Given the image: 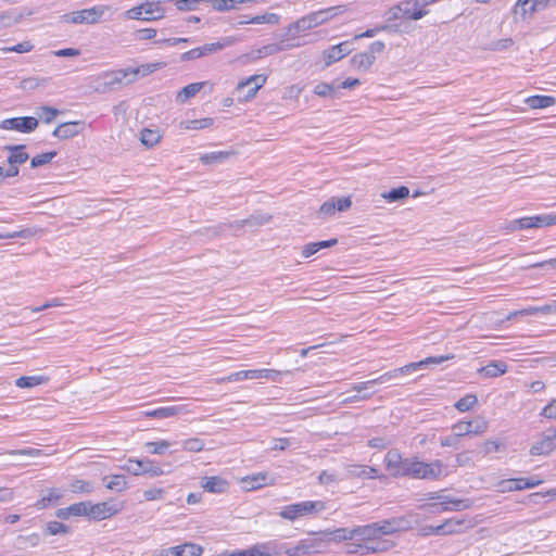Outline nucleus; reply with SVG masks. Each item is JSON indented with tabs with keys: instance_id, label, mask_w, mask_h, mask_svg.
I'll list each match as a JSON object with an SVG mask.
<instances>
[{
	"instance_id": "f257e3e1",
	"label": "nucleus",
	"mask_w": 556,
	"mask_h": 556,
	"mask_svg": "<svg viewBox=\"0 0 556 556\" xmlns=\"http://www.w3.org/2000/svg\"><path fill=\"white\" fill-rule=\"evenodd\" d=\"M443 464L441 460L425 463L412 458L407 473L414 479L435 480L442 475Z\"/></svg>"
},
{
	"instance_id": "f03ea898",
	"label": "nucleus",
	"mask_w": 556,
	"mask_h": 556,
	"mask_svg": "<svg viewBox=\"0 0 556 556\" xmlns=\"http://www.w3.org/2000/svg\"><path fill=\"white\" fill-rule=\"evenodd\" d=\"M281 374L290 375L291 371L286 370V371L281 372V371L275 370V369L241 370V371L232 372L227 377L219 378L216 380V382L222 383L225 381L231 382V381H241V380H245V379H263V378L271 379V380L276 381V377Z\"/></svg>"
},
{
	"instance_id": "7ed1b4c3",
	"label": "nucleus",
	"mask_w": 556,
	"mask_h": 556,
	"mask_svg": "<svg viewBox=\"0 0 556 556\" xmlns=\"http://www.w3.org/2000/svg\"><path fill=\"white\" fill-rule=\"evenodd\" d=\"M325 509V503L321 501H307L301 502L283 507L279 513L280 517L288 520H294L300 516H304L312 513H318Z\"/></svg>"
},
{
	"instance_id": "20e7f679",
	"label": "nucleus",
	"mask_w": 556,
	"mask_h": 556,
	"mask_svg": "<svg viewBox=\"0 0 556 556\" xmlns=\"http://www.w3.org/2000/svg\"><path fill=\"white\" fill-rule=\"evenodd\" d=\"M384 463L386 468L390 471L391 476L395 478L409 476L407 471L412 464V458L403 459L397 450H390L384 456Z\"/></svg>"
},
{
	"instance_id": "39448f33",
	"label": "nucleus",
	"mask_w": 556,
	"mask_h": 556,
	"mask_svg": "<svg viewBox=\"0 0 556 556\" xmlns=\"http://www.w3.org/2000/svg\"><path fill=\"white\" fill-rule=\"evenodd\" d=\"M105 7H93L67 13L63 16L64 22L73 24H94L103 15Z\"/></svg>"
},
{
	"instance_id": "423d86ee",
	"label": "nucleus",
	"mask_w": 556,
	"mask_h": 556,
	"mask_svg": "<svg viewBox=\"0 0 556 556\" xmlns=\"http://www.w3.org/2000/svg\"><path fill=\"white\" fill-rule=\"evenodd\" d=\"M38 127V119L33 116L12 117L3 119L0 128L5 130H16L20 132H33Z\"/></svg>"
},
{
	"instance_id": "0eeeda50",
	"label": "nucleus",
	"mask_w": 556,
	"mask_h": 556,
	"mask_svg": "<svg viewBox=\"0 0 556 556\" xmlns=\"http://www.w3.org/2000/svg\"><path fill=\"white\" fill-rule=\"evenodd\" d=\"M453 431H457V435L481 434L486 431L488 422L485 419L478 417L473 421H458L453 425Z\"/></svg>"
},
{
	"instance_id": "6e6552de",
	"label": "nucleus",
	"mask_w": 556,
	"mask_h": 556,
	"mask_svg": "<svg viewBox=\"0 0 556 556\" xmlns=\"http://www.w3.org/2000/svg\"><path fill=\"white\" fill-rule=\"evenodd\" d=\"M379 535L393 534L409 529V521L405 517H394L376 522Z\"/></svg>"
},
{
	"instance_id": "1a4fd4ad",
	"label": "nucleus",
	"mask_w": 556,
	"mask_h": 556,
	"mask_svg": "<svg viewBox=\"0 0 556 556\" xmlns=\"http://www.w3.org/2000/svg\"><path fill=\"white\" fill-rule=\"evenodd\" d=\"M389 382L392 384H400L401 383V371L393 369L391 371H388V372L379 376L378 378H375V379H371L368 381H364V382L354 383L352 386V390L356 391L357 393H361L364 390H366L369 386H375V384H379V383H389Z\"/></svg>"
},
{
	"instance_id": "9d476101",
	"label": "nucleus",
	"mask_w": 556,
	"mask_h": 556,
	"mask_svg": "<svg viewBox=\"0 0 556 556\" xmlns=\"http://www.w3.org/2000/svg\"><path fill=\"white\" fill-rule=\"evenodd\" d=\"M266 80L267 77L264 75H252L247 79L238 83L236 91L241 92L248 87L249 89L247 94L244 96V100L249 101L255 97L256 92L265 85Z\"/></svg>"
},
{
	"instance_id": "9b49d317",
	"label": "nucleus",
	"mask_w": 556,
	"mask_h": 556,
	"mask_svg": "<svg viewBox=\"0 0 556 556\" xmlns=\"http://www.w3.org/2000/svg\"><path fill=\"white\" fill-rule=\"evenodd\" d=\"M131 78L130 68L118 70L115 72L106 73L104 75V83L101 88H97L98 91L105 92L108 90H115L118 86L124 84L126 78Z\"/></svg>"
},
{
	"instance_id": "f8f14e48",
	"label": "nucleus",
	"mask_w": 556,
	"mask_h": 556,
	"mask_svg": "<svg viewBox=\"0 0 556 556\" xmlns=\"http://www.w3.org/2000/svg\"><path fill=\"white\" fill-rule=\"evenodd\" d=\"M85 128V122L74 121L60 124L52 132L59 139H70L80 134Z\"/></svg>"
},
{
	"instance_id": "ddd939ff",
	"label": "nucleus",
	"mask_w": 556,
	"mask_h": 556,
	"mask_svg": "<svg viewBox=\"0 0 556 556\" xmlns=\"http://www.w3.org/2000/svg\"><path fill=\"white\" fill-rule=\"evenodd\" d=\"M118 508L110 503V502H102L92 504L90 503V509H89V518L93 520H103L106 518H110L118 513Z\"/></svg>"
},
{
	"instance_id": "4468645a",
	"label": "nucleus",
	"mask_w": 556,
	"mask_h": 556,
	"mask_svg": "<svg viewBox=\"0 0 556 556\" xmlns=\"http://www.w3.org/2000/svg\"><path fill=\"white\" fill-rule=\"evenodd\" d=\"M410 7L419 8V0H405L396 5L391 7L387 12L386 16L388 21H395L402 17H407Z\"/></svg>"
},
{
	"instance_id": "2eb2a0df",
	"label": "nucleus",
	"mask_w": 556,
	"mask_h": 556,
	"mask_svg": "<svg viewBox=\"0 0 556 556\" xmlns=\"http://www.w3.org/2000/svg\"><path fill=\"white\" fill-rule=\"evenodd\" d=\"M203 552L202 546L195 543H185L181 545L173 546L164 551L165 556H201Z\"/></svg>"
},
{
	"instance_id": "dca6fc26",
	"label": "nucleus",
	"mask_w": 556,
	"mask_h": 556,
	"mask_svg": "<svg viewBox=\"0 0 556 556\" xmlns=\"http://www.w3.org/2000/svg\"><path fill=\"white\" fill-rule=\"evenodd\" d=\"M201 486L206 492L220 494L228 490L229 482L218 476L204 477L202 478Z\"/></svg>"
},
{
	"instance_id": "f3484780",
	"label": "nucleus",
	"mask_w": 556,
	"mask_h": 556,
	"mask_svg": "<svg viewBox=\"0 0 556 556\" xmlns=\"http://www.w3.org/2000/svg\"><path fill=\"white\" fill-rule=\"evenodd\" d=\"M454 356L453 355H442V356H431V357H427L426 359L424 361H420V362H416V363H410L408 365H405L401 368H396L395 370H400L401 371V378L404 376V375H407L414 370H417L419 368H421L422 366L425 365H438V364H441L445 361H448V359H452Z\"/></svg>"
},
{
	"instance_id": "a211bd4d",
	"label": "nucleus",
	"mask_w": 556,
	"mask_h": 556,
	"mask_svg": "<svg viewBox=\"0 0 556 556\" xmlns=\"http://www.w3.org/2000/svg\"><path fill=\"white\" fill-rule=\"evenodd\" d=\"M351 52L349 49V42L344 41L337 46H332L326 51H324V60L326 66L331 65L333 62L341 60L343 56L348 55Z\"/></svg>"
},
{
	"instance_id": "6ab92c4d",
	"label": "nucleus",
	"mask_w": 556,
	"mask_h": 556,
	"mask_svg": "<svg viewBox=\"0 0 556 556\" xmlns=\"http://www.w3.org/2000/svg\"><path fill=\"white\" fill-rule=\"evenodd\" d=\"M241 482L247 491H253L267 484H274V479L268 481V475L266 472H258L242 478Z\"/></svg>"
},
{
	"instance_id": "aec40b11",
	"label": "nucleus",
	"mask_w": 556,
	"mask_h": 556,
	"mask_svg": "<svg viewBox=\"0 0 556 556\" xmlns=\"http://www.w3.org/2000/svg\"><path fill=\"white\" fill-rule=\"evenodd\" d=\"M554 313H556V301L540 306L523 304V317L538 316L539 318H545Z\"/></svg>"
},
{
	"instance_id": "412c9836",
	"label": "nucleus",
	"mask_w": 556,
	"mask_h": 556,
	"mask_svg": "<svg viewBox=\"0 0 556 556\" xmlns=\"http://www.w3.org/2000/svg\"><path fill=\"white\" fill-rule=\"evenodd\" d=\"M556 225V212L553 214H542L534 217H523V228H541Z\"/></svg>"
},
{
	"instance_id": "4be33fe9",
	"label": "nucleus",
	"mask_w": 556,
	"mask_h": 556,
	"mask_svg": "<svg viewBox=\"0 0 556 556\" xmlns=\"http://www.w3.org/2000/svg\"><path fill=\"white\" fill-rule=\"evenodd\" d=\"M320 14H316V12H313L306 16L301 17L300 20L295 21L292 24V27L296 31H306L314 27H317L318 25L323 24V20L320 18Z\"/></svg>"
},
{
	"instance_id": "5701e85b",
	"label": "nucleus",
	"mask_w": 556,
	"mask_h": 556,
	"mask_svg": "<svg viewBox=\"0 0 556 556\" xmlns=\"http://www.w3.org/2000/svg\"><path fill=\"white\" fill-rule=\"evenodd\" d=\"M376 56L367 51L356 53L351 58V64L356 70L367 71L375 63Z\"/></svg>"
},
{
	"instance_id": "b1692460",
	"label": "nucleus",
	"mask_w": 556,
	"mask_h": 556,
	"mask_svg": "<svg viewBox=\"0 0 556 556\" xmlns=\"http://www.w3.org/2000/svg\"><path fill=\"white\" fill-rule=\"evenodd\" d=\"M232 155H236V151H233V150L217 151V152H211V153H205V154L201 155L200 161L204 165H212V164L223 163Z\"/></svg>"
},
{
	"instance_id": "393cba45",
	"label": "nucleus",
	"mask_w": 556,
	"mask_h": 556,
	"mask_svg": "<svg viewBox=\"0 0 556 556\" xmlns=\"http://www.w3.org/2000/svg\"><path fill=\"white\" fill-rule=\"evenodd\" d=\"M523 102L532 110L545 109L556 103V99L552 96H531L523 99Z\"/></svg>"
},
{
	"instance_id": "a878e982",
	"label": "nucleus",
	"mask_w": 556,
	"mask_h": 556,
	"mask_svg": "<svg viewBox=\"0 0 556 556\" xmlns=\"http://www.w3.org/2000/svg\"><path fill=\"white\" fill-rule=\"evenodd\" d=\"M25 149L24 144L18 146H7L5 150L11 152V155L8 157V163L10 165H17L25 163L29 155L26 152H23Z\"/></svg>"
},
{
	"instance_id": "bb28decb",
	"label": "nucleus",
	"mask_w": 556,
	"mask_h": 556,
	"mask_svg": "<svg viewBox=\"0 0 556 556\" xmlns=\"http://www.w3.org/2000/svg\"><path fill=\"white\" fill-rule=\"evenodd\" d=\"M206 85L205 81L202 83H192L184 87L178 91L176 96V100L179 103H185L188 99L194 97L201 89Z\"/></svg>"
},
{
	"instance_id": "cd10ccee",
	"label": "nucleus",
	"mask_w": 556,
	"mask_h": 556,
	"mask_svg": "<svg viewBox=\"0 0 556 556\" xmlns=\"http://www.w3.org/2000/svg\"><path fill=\"white\" fill-rule=\"evenodd\" d=\"M506 370H507V366L505 363L492 362V363L488 364L486 366L479 368L478 372L480 375H483L484 377L494 378V377L505 374Z\"/></svg>"
},
{
	"instance_id": "c85d7f7f",
	"label": "nucleus",
	"mask_w": 556,
	"mask_h": 556,
	"mask_svg": "<svg viewBox=\"0 0 556 556\" xmlns=\"http://www.w3.org/2000/svg\"><path fill=\"white\" fill-rule=\"evenodd\" d=\"M159 2L160 0L142 3L144 21H155L164 16V10L159 5Z\"/></svg>"
},
{
	"instance_id": "c756f323",
	"label": "nucleus",
	"mask_w": 556,
	"mask_h": 556,
	"mask_svg": "<svg viewBox=\"0 0 556 556\" xmlns=\"http://www.w3.org/2000/svg\"><path fill=\"white\" fill-rule=\"evenodd\" d=\"M235 42H236L235 38H232V37H225V38H222L217 42L206 43V45H204L202 47H199V48L203 52V56H204V55H208V54L215 53L217 51H220V50H223L226 47H230Z\"/></svg>"
},
{
	"instance_id": "7c9ffc66",
	"label": "nucleus",
	"mask_w": 556,
	"mask_h": 556,
	"mask_svg": "<svg viewBox=\"0 0 556 556\" xmlns=\"http://www.w3.org/2000/svg\"><path fill=\"white\" fill-rule=\"evenodd\" d=\"M184 406H172V407H160L153 410H148L144 413L147 417L153 418H169L177 414L184 413Z\"/></svg>"
},
{
	"instance_id": "2f4dec72",
	"label": "nucleus",
	"mask_w": 556,
	"mask_h": 556,
	"mask_svg": "<svg viewBox=\"0 0 556 556\" xmlns=\"http://www.w3.org/2000/svg\"><path fill=\"white\" fill-rule=\"evenodd\" d=\"M380 195L388 202L393 203L408 198L410 192L408 187L400 186L397 188L391 189L390 191H384Z\"/></svg>"
},
{
	"instance_id": "473e14b6",
	"label": "nucleus",
	"mask_w": 556,
	"mask_h": 556,
	"mask_svg": "<svg viewBox=\"0 0 556 556\" xmlns=\"http://www.w3.org/2000/svg\"><path fill=\"white\" fill-rule=\"evenodd\" d=\"M271 219L269 214L251 215L249 218L237 222L238 227L256 228L267 224Z\"/></svg>"
},
{
	"instance_id": "72a5a7b5",
	"label": "nucleus",
	"mask_w": 556,
	"mask_h": 556,
	"mask_svg": "<svg viewBox=\"0 0 556 556\" xmlns=\"http://www.w3.org/2000/svg\"><path fill=\"white\" fill-rule=\"evenodd\" d=\"M446 534L459 533L463 529L471 528V521L466 519L451 518L444 522Z\"/></svg>"
},
{
	"instance_id": "f704fd0d",
	"label": "nucleus",
	"mask_w": 556,
	"mask_h": 556,
	"mask_svg": "<svg viewBox=\"0 0 556 556\" xmlns=\"http://www.w3.org/2000/svg\"><path fill=\"white\" fill-rule=\"evenodd\" d=\"M354 532L356 533V536L361 538L364 541H375L378 539L379 532L377 530L376 522L364 526V527H356L354 528Z\"/></svg>"
},
{
	"instance_id": "c9c22d12",
	"label": "nucleus",
	"mask_w": 556,
	"mask_h": 556,
	"mask_svg": "<svg viewBox=\"0 0 556 556\" xmlns=\"http://www.w3.org/2000/svg\"><path fill=\"white\" fill-rule=\"evenodd\" d=\"M103 482L108 489L116 492H123L127 488L126 478L123 475L106 476Z\"/></svg>"
},
{
	"instance_id": "e433bc0d",
	"label": "nucleus",
	"mask_w": 556,
	"mask_h": 556,
	"mask_svg": "<svg viewBox=\"0 0 556 556\" xmlns=\"http://www.w3.org/2000/svg\"><path fill=\"white\" fill-rule=\"evenodd\" d=\"M24 18L23 13H15L13 10L0 12V29L11 27Z\"/></svg>"
},
{
	"instance_id": "4c0bfd02",
	"label": "nucleus",
	"mask_w": 556,
	"mask_h": 556,
	"mask_svg": "<svg viewBox=\"0 0 556 556\" xmlns=\"http://www.w3.org/2000/svg\"><path fill=\"white\" fill-rule=\"evenodd\" d=\"M243 552L245 556H271L277 553L275 546L270 543L257 544Z\"/></svg>"
},
{
	"instance_id": "58836bf2",
	"label": "nucleus",
	"mask_w": 556,
	"mask_h": 556,
	"mask_svg": "<svg viewBox=\"0 0 556 556\" xmlns=\"http://www.w3.org/2000/svg\"><path fill=\"white\" fill-rule=\"evenodd\" d=\"M556 445L551 439L544 437L543 440L536 442L530 448L531 455H547L555 450Z\"/></svg>"
},
{
	"instance_id": "ea45409f",
	"label": "nucleus",
	"mask_w": 556,
	"mask_h": 556,
	"mask_svg": "<svg viewBox=\"0 0 556 556\" xmlns=\"http://www.w3.org/2000/svg\"><path fill=\"white\" fill-rule=\"evenodd\" d=\"M315 544L311 540H302L295 546L287 548L286 553L290 556L309 554L313 552Z\"/></svg>"
},
{
	"instance_id": "a19ab883",
	"label": "nucleus",
	"mask_w": 556,
	"mask_h": 556,
	"mask_svg": "<svg viewBox=\"0 0 556 556\" xmlns=\"http://www.w3.org/2000/svg\"><path fill=\"white\" fill-rule=\"evenodd\" d=\"M352 205L351 197H332L325 201L319 208H349Z\"/></svg>"
},
{
	"instance_id": "79ce46f5",
	"label": "nucleus",
	"mask_w": 556,
	"mask_h": 556,
	"mask_svg": "<svg viewBox=\"0 0 556 556\" xmlns=\"http://www.w3.org/2000/svg\"><path fill=\"white\" fill-rule=\"evenodd\" d=\"M350 472L356 477H365L369 479L379 478L378 470L370 466L353 465Z\"/></svg>"
},
{
	"instance_id": "37998d69",
	"label": "nucleus",
	"mask_w": 556,
	"mask_h": 556,
	"mask_svg": "<svg viewBox=\"0 0 556 556\" xmlns=\"http://www.w3.org/2000/svg\"><path fill=\"white\" fill-rule=\"evenodd\" d=\"M161 139V135L157 130L144 128L141 130L140 141L146 147L155 146Z\"/></svg>"
},
{
	"instance_id": "c03bdc74",
	"label": "nucleus",
	"mask_w": 556,
	"mask_h": 556,
	"mask_svg": "<svg viewBox=\"0 0 556 556\" xmlns=\"http://www.w3.org/2000/svg\"><path fill=\"white\" fill-rule=\"evenodd\" d=\"M47 381V378L43 376H29V377H20L16 379L15 384L18 388H33L35 386L42 384Z\"/></svg>"
},
{
	"instance_id": "a18cd8bd",
	"label": "nucleus",
	"mask_w": 556,
	"mask_h": 556,
	"mask_svg": "<svg viewBox=\"0 0 556 556\" xmlns=\"http://www.w3.org/2000/svg\"><path fill=\"white\" fill-rule=\"evenodd\" d=\"M160 68L159 63H149V64H142L138 67L130 68L131 72V78L127 80V83H132L138 74H141L142 76H147L156 70Z\"/></svg>"
},
{
	"instance_id": "49530a36",
	"label": "nucleus",
	"mask_w": 556,
	"mask_h": 556,
	"mask_svg": "<svg viewBox=\"0 0 556 556\" xmlns=\"http://www.w3.org/2000/svg\"><path fill=\"white\" fill-rule=\"evenodd\" d=\"M213 125V118L206 117L201 119L185 121L180 123V127L184 129H203Z\"/></svg>"
},
{
	"instance_id": "de8ad7c7",
	"label": "nucleus",
	"mask_w": 556,
	"mask_h": 556,
	"mask_svg": "<svg viewBox=\"0 0 556 556\" xmlns=\"http://www.w3.org/2000/svg\"><path fill=\"white\" fill-rule=\"evenodd\" d=\"M279 22V16L275 13H265L262 15L254 16L249 20V22H239V25L244 24H277Z\"/></svg>"
},
{
	"instance_id": "09e8293b",
	"label": "nucleus",
	"mask_w": 556,
	"mask_h": 556,
	"mask_svg": "<svg viewBox=\"0 0 556 556\" xmlns=\"http://www.w3.org/2000/svg\"><path fill=\"white\" fill-rule=\"evenodd\" d=\"M551 0H522L523 14L527 12L534 13L548 7Z\"/></svg>"
},
{
	"instance_id": "8fccbe9b",
	"label": "nucleus",
	"mask_w": 556,
	"mask_h": 556,
	"mask_svg": "<svg viewBox=\"0 0 556 556\" xmlns=\"http://www.w3.org/2000/svg\"><path fill=\"white\" fill-rule=\"evenodd\" d=\"M477 402L478 399L476 395L467 394L464 397L459 399L454 406L458 412L464 413L470 410L477 404Z\"/></svg>"
},
{
	"instance_id": "3c124183",
	"label": "nucleus",
	"mask_w": 556,
	"mask_h": 556,
	"mask_svg": "<svg viewBox=\"0 0 556 556\" xmlns=\"http://www.w3.org/2000/svg\"><path fill=\"white\" fill-rule=\"evenodd\" d=\"M184 451L198 453L204 450V442L200 438H189L181 442Z\"/></svg>"
},
{
	"instance_id": "603ef678",
	"label": "nucleus",
	"mask_w": 556,
	"mask_h": 556,
	"mask_svg": "<svg viewBox=\"0 0 556 556\" xmlns=\"http://www.w3.org/2000/svg\"><path fill=\"white\" fill-rule=\"evenodd\" d=\"M503 443L498 440H486L480 445V453L483 456L497 453L502 450Z\"/></svg>"
},
{
	"instance_id": "864d4df0",
	"label": "nucleus",
	"mask_w": 556,
	"mask_h": 556,
	"mask_svg": "<svg viewBox=\"0 0 556 556\" xmlns=\"http://www.w3.org/2000/svg\"><path fill=\"white\" fill-rule=\"evenodd\" d=\"M287 49V46L280 43H269L263 46L262 48L256 50V56H268L281 52Z\"/></svg>"
},
{
	"instance_id": "5fc2aeb1",
	"label": "nucleus",
	"mask_w": 556,
	"mask_h": 556,
	"mask_svg": "<svg viewBox=\"0 0 556 556\" xmlns=\"http://www.w3.org/2000/svg\"><path fill=\"white\" fill-rule=\"evenodd\" d=\"M348 10L346 5H337L324 10L316 11V14L321 15L323 24L329 21L332 16L344 13Z\"/></svg>"
},
{
	"instance_id": "6e6d98bb",
	"label": "nucleus",
	"mask_w": 556,
	"mask_h": 556,
	"mask_svg": "<svg viewBox=\"0 0 556 556\" xmlns=\"http://www.w3.org/2000/svg\"><path fill=\"white\" fill-rule=\"evenodd\" d=\"M397 27H399L397 25H389V24L381 25V26H378V27H375V28L367 29L365 33H362V34L355 35V36H354V40H357V39H361V38H371V37H374L377 33H379L380 30H393V31H397Z\"/></svg>"
},
{
	"instance_id": "4d7b16f0",
	"label": "nucleus",
	"mask_w": 556,
	"mask_h": 556,
	"mask_svg": "<svg viewBox=\"0 0 556 556\" xmlns=\"http://www.w3.org/2000/svg\"><path fill=\"white\" fill-rule=\"evenodd\" d=\"M390 547V544L386 541L383 542H375L370 541L366 544H364V552H362V555L368 554V553H380L386 552Z\"/></svg>"
},
{
	"instance_id": "13d9d810",
	"label": "nucleus",
	"mask_w": 556,
	"mask_h": 556,
	"mask_svg": "<svg viewBox=\"0 0 556 556\" xmlns=\"http://www.w3.org/2000/svg\"><path fill=\"white\" fill-rule=\"evenodd\" d=\"M56 155V151H50L46 153L38 154L34 156L30 161V166L33 168L42 166L45 164H48L52 161V159Z\"/></svg>"
},
{
	"instance_id": "bf43d9fd",
	"label": "nucleus",
	"mask_w": 556,
	"mask_h": 556,
	"mask_svg": "<svg viewBox=\"0 0 556 556\" xmlns=\"http://www.w3.org/2000/svg\"><path fill=\"white\" fill-rule=\"evenodd\" d=\"M71 491L74 493H90L93 491V485L88 481L75 479L71 482Z\"/></svg>"
},
{
	"instance_id": "052dcab7",
	"label": "nucleus",
	"mask_w": 556,
	"mask_h": 556,
	"mask_svg": "<svg viewBox=\"0 0 556 556\" xmlns=\"http://www.w3.org/2000/svg\"><path fill=\"white\" fill-rule=\"evenodd\" d=\"M61 496L62 494L58 490L50 489L48 490L47 495H43L41 500L37 502L36 506L37 508L42 509L47 507L48 503L56 502L59 498H61Z\"/></svg>"
},
{
	"instance_id": "680f3d73",
	"label": "nucleus",
	"mask_w": 556,
	"mask_h": 556,
	"mask_svg": "<svg viewBox=\"0 0 556 556\" xmlns=\"http://www.w3.org/2000/svg\"><path fill=\"white\" fill-rule=\"evenodd\" d=\"M90 502H79L67 507V511L73 516H87L89 517Z\"/></svg>"
},
{
	"instance_id": "e2e57ef3",
	"label": "nucleus",
	"mask_w": 556,
	"mask_h": 556,
	"mask_svg": "<svg viewBox=\"0 0 556 556\" xmlns=\"http://www.w3.org/2000/svg\"><path fill=\"white\" fill-rule=\"evenodd\" d=\"M329 535L334 541H344V540H351L354 536H356V533L354 532V529H346V528H339L329 533Z\"/></svg>"
},
{
	"instance_id": "0e129e2a",
	"label": "nucleus",
	"mask_w": 556,
	"mask_h": 556,
	"mask_svg": "<svg viewBox=\"0 0 556 556\" xmlns=\"http://www.w3.org/2000/svg\"><path fill=\"white\" fill-rule=\"evenodd\" d=\"M48 78H38V77H29V78H25L21 81V88L22 89H28V90H31V89H36L40 86H46L47 83H48Z\"/></svg>"
},
{
	"instance_id": "69168bd1",
	"label": "nucleus",
	"mask_w": 556,
	"mask_h": 556,
	"mask_svg": "<svg viewBox=\"0 0 556 556\" xmlns=\"http://www.w3.org/2000/svg\"><path fill=\"white\" fill-rule=\"evenodd\" d=\"M46 531L50 535H58V534H66L68 533L70 529L66 525L59 522V521H50L46 526Z\"/></svg>"
},
{
	"instance_id": "338daca9",
	"label": "nucleus",
	"mask_w": 556,
	"mask_h": 556,
	"mask_svg": "<svg viewBox=\"0 0 556 556\" xmlns=\"http://www.w3.org/2000/svg\"><path fill=\"white\" fill-rule=\"evenodd\" d=\"M38 110L40 111L39 117L47 124L51 123L60 113L59 110L48 105H42Z\"/></svg>"
},
{
	"instance_id": "774afa93",
	"label": "nucleus",
	"mask_w": 556,
	"mask_h": 556,
	"mask_svg": "<svg viewBox=\"0 0 556 556\" xmlns=\"http://www.w3.org/2000/svg\"><path fill=\"white\" fill-rule=\"evenodd\" d=\"M142 473H149L151 477H159L163 475L161 467L155 466L151 459H142Z\"/></svg>"
}]
</instances>
